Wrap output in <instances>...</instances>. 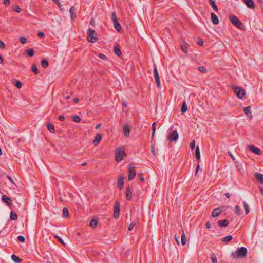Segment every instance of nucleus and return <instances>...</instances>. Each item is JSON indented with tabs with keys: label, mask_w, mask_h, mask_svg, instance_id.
<instances>
[{
	"label": "nucleus",
	"mask_w": 263,
	"mask_h": 263,
	"mask_svg": "<svg viewBox=\"0 0 263 263\" xmlns=\"http://www.w3.org/2000/svg\"><path fill=\"white\" fill-rule=\"evenodd\" d=\"M247 254V249L243 247L238 248L235 252L231 253L233 258H242L246 257Z\"/></svg>",
	"instance_id": "obj_1"
},
{
	"label": "nucleus",
	"mask_w": 263,
	"mask_h": 263,
	"mask_svg": "<svg viewBox=\"0 0 263 263\" xmlns=\"http://www.w3.org/2000/svg\"><path fill=\"white\" fill-rule=\"evenodd\" d=\"M115 160L118 162L122 161L126 156V153L123 148H117L115 152Z\"/></svg>",
	"instance_id": "obj_2"
},
{
	"label": "nucleus",
	"mask_w": 263,
	"mask_h": 263,
	"mask_svg": "<svg viewBox=\"0 0 263 263\" xmlns=\"http://www.w3.org/2000/svg\"><path fill=\"white\" fill-rule=\"evenodd\" d=\"M230 20L231 23L236 27L239 29H242L244 28V26L242 23L239 21V20L235 15L230 16Z\"/></svg>",
	"instance_id": "obj_3"
},
{
	"label": "nucleus",
	"mask_w": 263,
	"mask_h": 263,
	"mask_svg": "<svg viewBox=\"0 0 263 263\" xmlns=\"http://www.w3.org/2000/svg\"><path fill=\"white\" fill-rule=\"evenodd\" d=\"M227 210V206H222L220 207H218L214 209L212 213L211 216L213 218L216 217L219 215L223 212L226 211Z\"/></svg>",
	"instance_id": "obj_4"
},
{
	"label": "nucleus",
	"mask_w": 263,
	"mask_h": 263,
	"mask_svg": "<svg viewBox=\"0 0 263 263\" xmlns=\"http://www.w3.org/2000/svg\"><path fill=\"white\" fill-rule=\"evenodd\" d=\"M233 90L236 96L240 99H242L245 95L244 89L240 87L234 86L233 88Z\"/></svg>",
	"instance_id": "obj_5"
},
{
	"label": "nucleus",
	"mask_w": 263,
	"mask_h": 263,
	"mask_svg": "<svg viewBox=\"0 0 263 263\" xmlns=\"http://www.w3.org/2000/svg\"><path fill=\"white\" fill-rule=\"evenodd\" d=\"M180 46L181 50L185 54L188 52V48L190 45L182 37L180 38Z\"/></svg>",
	"instance_id": "obj_6"
},
{
	"label": "nucleus",
	"mask_w": 263,
	"mask_h": 263,
	"mask_svg": "<svg viewBox=\"0 0 263 263\" xmlns=\"http://www.w3.org/2000/svg\"><path fill=\"white\" fill-rule=\"evenodd\" d=\"M128 172H129V175H128V179L129 181H131L136 176L135 167L132 164H130L128 166Z\"/></svg>",
	"instance_id": "obj_7"
},
{
	"label": "nucleus",
	"mask_w": 263,
	"mask_h": 263,
	"mask_svg": "<svg viewBox=\"0 0 263 263\" xmlns=\"http://www.w3.org/2000/svg\"><path fill=\"white\" fill-rule=\"evenodd\" d=\"M120 211V205L118 201L115 202L114 206V213L113 215L115 219H118L119 217V213Z\"/></svg>",
	"instance_id": "obj_8"
},
{
	"label": "nucleus",
	"mask_w": 263,
	"mask_h": 263,
	"mask_svg": "<svg viewBox=\"0 0 263 263\" xmlns=\"http://www.w3.org/2000/svg\"><path fill=\"white\" fill-rule=\"evenodd\" d=\"M154 77H155L157 86L158 88H159L161 87V83H160V77L159 76V73H158L157 67L155 65H154Z\"/></svg>",
	"instance_id": "obj_9"
},
{
	"label": "nucleus",
	"mask_w": 263,
	"mask_h": 263,
	"mask_svg": "<svg viewBox=\"0 0 263 263\" xmlns=\"http://www.w3.org/2000/svg\"><path fill=\"white\" fill-rule=\"evenodd\" d=\"M179 135L177 130H174L172 132L170 133L168 139L170 141H176L178 140Z\"/></svg>",
	"instance_id": "obj_10"
},
{
	"label": "nucleus",
	"mask_w": 263,
	"mask_h": 263,
	"mask_svg": "<svg viewBox=\"0 0 263 263\" xmlns=\"http://www.w3.org/2000/svg\"><path fill=\"white\" fill-rule=\"evenodd\" d=\"M97 34H88L87 39L90 43H95L98 40Z\"/></svg>",
	"instance_id": "obj_11"
},
{
	"label": "nucleus",
	"mask_w": 263,
	"mask_h": 263,
	"mask_svg": "<svg viewBox=\"0 0 263 263\" xmlns=\"http://www.w3.org/2000/svg\"><path fill=\"white\" fill-rule=\"evenodd\" d=\"M2 200L7 204V206L11 207L12 206V201L10 197L5 195H3L2 197Z\"/></svg>",
	"instance_id": "obj_12"
},
{
	"label": "nucleus",
	"mask_w": 263,
	"mask_h": 263,
	"mask_svg": "<svg viewBox=\"0 0 263 263\" xmlns=\"http://www.w3.org/2000/svg\"><path fill=\"white\" fill-rule=\"evenodd\" d=\"M102 136L100 133H97L93 141V144L95 146H97L100 143L102 139Z\"/></svg>",
	"instance_id": "obj_13"
},
{
	"label": "nucleus",
	"mask_w": 263,
	"mask_h": 263,
	"mask_svg": "<svg viewBox=\"0 0 263 263\" xmlns=\"http://www.w3.org/2000/svg\"><path fill=\"white\" fill-rule=\"evenodd\" d=\"M249 149L253 153L260 155L262 154V152L261 150L253 145H249Z\"/></svg>",
	"instance_id": "obj_14"
},
{
	"label": "nucleus",
	"mask_w": 263,
	"mask_h": 263,
	"mask_svg": "<svg viewBox=\"0 0 263 263\" xmlns=\"http://www.w3.org/2000/svg\"><path fill=\"white\" fill-rule=\"evenodd\" d=\"M229 221L226 219L220 220L218 221L217 224L219 227L221 228L225 227L229 224Z\"/></svg>",
	"instance_id": "obj_15"
},
{
	"label": "nucleus",
	"mask_w": 263,
	"mask_h": 263,
	"mask_svg": "<svg viewBox=\"0 0 263 263\" xmlns=\"http://www.w3.org/2000/svg\"><path fill=\"white\" fill-rule=\"evenodd\" d=\"M124 178L123 177H120L118 181V187L120 190H122L123 188L124 184Z\"/></svg>",
	"instance_id": "obj_16"
},
{
	"label": "nucleus",
	"mask_w": 263,
	"mask_h": 263,
	"mask_svg": "<svg viewBox=\"0 0 263 263\" xmlns=\"http://www.w3.org/2000/svg\"><path fill=\"white\" fill-rule=\"evenodd\" d=\"M251 107L250 106H248L247 107H245L243 109V111L245 114L248 117H250L251 118L252 117V112H251Z\"/></svg>",
	"instance_id": "obj_17"
},
{
	"label": "nucleus",
	"mask_w": 263,
	"mask_h": 263,
	"mask_svg": "<svg viewBox=\"0 0 263 263\" xmlns=\"http://www.w3.org/2000/svg\"><path fill=\"white\" fill-rule=\"evenodd\" d=\"M126 197L127 200H130L132 198V192L130 187H127L126 189Z\"/></svg>",
	"instance_id": "obj_18"
},
{
	"label": "nucleus",
	"mask_w": 263,
	"mask_h": 263,
	"mask_svg": "<svg viewBox=\"0 0 263 263\" xmlns=\"http://www.w3.org/2000/svg\"><path fill=\"white\" fill-rule=\"evenodd\" d=\"M114 52L115 53L118 57H120L122 55V53L119 48V46L118 44H116L114 46Z\"/></svg>",
	"instance_id": "obj_19"
},
{
	"label": "nucleus",
	"mask_w": 263,
	"mask_h": 263,
	"mask_svg": "<svg viewBox=\"0 0 263 263\" xmlns=\"http://www.w3.org/2000/svg\"><path fill=\"white\" fill-rule=\"evenodd\" d=\"M244 2L248 8L252 9L254 8V3L252 0H244Z\"/></svg>",
	"instance_id": "obj_20"
},
{
	"label": "nucleus",
	"mask_w": 263,
	"mask_h": 263,
	"mask_svg": "<svg viewBox=\"0 0 263 263\" xmlns=\"http://www.w3.org/2000/svg\"><path fill=\"white\" fill-rule=\"evenodd\" d=\"M255 178L261 184H263V174L260 173H256L255 174Z\"/></svg>",
	"instance_id": "obj_21"
},
{
	"label": "nucleus",
	"mask_w": 263,
	"mask_h": 263,
	"mask_svg": "<svg viewBox=\"0 0 263 263\" xmlns=\"http://www.w3.org/2000/svg\"><path fill=\"white\" fill-rule=\"evenodd\" d=\"M211 15L213 23L214 24H218L219 21L217 15L214 13H212Z\"/></svg>",
	"instance_id": "obj_22"
},
{
	"label": "nucleus",
	"mask_w": 263,
	"mask_h": 263,
	"mask_svg": "<svg viewBox=\"0 0 263 263\" xmlns=\"http://www.w3.org/2000/svg\"><path fill=\"white\" fill-rule=\"evenodd\" d=\"M25 53L30 57H32L34 55V51L32 48H29L25 50Z\"/></svg>",
	"instance_id": "obj_23"
},
{
	"label": "nucleus",
	"mask_w": 263,
	"mask_h": 263,
	"mask_svg": "<svg viewBox=\"0 0 263 263\" xmlns=\"http://www.w3.org/2000/svg\"><path fill=\"white\" fill-rule=\"evenodd\" d=\"M123 133L126 137H128L129 135V129L127 125L125 124L123 126Z\"/></svg>",
	"instance_id": "obj_24"
},
{
	"label": "nucleus",
	"mask_w": 263,
	"mask_h": 263,
	"mask_svg": "<svg viewBox=\"0 0 263 263\" xmlns=\"http://www.w3.org/2000/svg\"><path fill=\"white\" fill-rule=\"evenodd\" d=\"M62 215L64 218H68L69 217V211L67 208L64 207L63 209Z\"/></svg>",
	"instance_id": "obj_25"
},
{
	"label": "nucleus",
	"mask_w": 263,
	"mask_h": 263,
	"mask_svg": "<svg viewBox=\"0 0 263 263\" xmlns=\"http://www.w3.org/2000/svg\"><path fill=\"white\" fill-rule=\"evenodd\" d=\"M209 3L211 7L215 12H217L218 10L217 6L215 4L214 0H209Z\"/></svg>",
	"instance_id": "obj_26"
},
{
	"label": "nucleus",
	"mask_w": 263,
	"mask_h": 263,
	"mask_svg": "<svg viewBox=\"0 0 263 263\" xmlns=\"http://www.w3.org/2000/svg\"><path fill=\"white\" fill-rule=\"evenodd\" d=\"M181 230H182V234H181V243H182V246H184L186 244V236H185V234L184 233V231H183V229L182 228H181Z\"/></svg>",
	"instance_id": "obj_27"
},
{
	"label": "nucleus",
	"mask_w": 263,
	"mask_h": 263,
	"mask_svg": "<svg viewBox=\"0 0 263 263\" xmlns=\"http://www.w3.org/2000/svg\"><path fill=\"white\" fill-rule=\"evenodd\" d=\"M114 26L115 28L117 30L118 32H120L121 29V27L120 24H119L118 20L115 22H114Z\"/></svg>",
	"instance_id": "obj_28"
},
{
	"label": "nucleus",
	"mask_w": 263,
	"mask_h": 263,
	"mask_svg": "<svg viewBox=\"0 0 263 263\" xmlns=\"http://www.w3.org/2000/svg\"><path fill=\"white\" fill-rule=\"evenodd\" d=\"M233 239L232 235H228L222 239V241L228 243L231 241Z\"/></svg>",
	"instance_id": "obj_29"
},
{
	"label": "nucleus",
	"mask_w": 263,
	"mask_h": 263,
	"mask_svg": "<svg viewBox=\"0 0 263 263\" xmlns=\"http://www.w3.org/2000/svg\"><path fill=\"white\" fill-rule=\"evenodd\" d=\"M11 259L15 263H20L21 259L14 254L11 255Z\"/></svg>",
	"instance_id": "obj_30"
},
{
	"label": "nucleus",
	"mask_w": 263,
	"mask_h": 263,
	"mask_svg": "<svg viewBox=\"0 0 263 263\" xmlns=\"http://www.w3.org/2000/svg\"><path fill=\"white\" fill-rule=\"evenodd\" d=\"M41 65L44 68H47L48 66V62L46 59H42L41 61Z\"/></svg>",
	"instance_id": "obj_31"
},
{
	"label": "nucleus",
	"mask_w": 263,
	"mask_h": 263,
	"mask_svg": "<svg viewBox=\"0 0 263 263\" xmlns=\"http://www.w3.org/2000/svg\"><path fill=\"white\" fill-rule=\"evenodd\" d=\"M47 128L49 131H50L51 133H54V125L52 124L48 123L47 125Z\"/></svg>",
	"instance_id": "obj_32"
},
{
	"label": "nucleus",
	"mask_w": 263,
	"mask_h": 263,
	"mask_svg": "<svg viewBox=\"0 0 263 263\" xmlns=\"http://www.w3.org/2000/svg\"><path fill=\"white\" fill-rule=\"evenodd\" d=\"M243 205L245 211V214L247 215L250 212L249 206L248 204L245 202H243Z\"/></svg>",
	"instance_id": "obj_33"
},
{
	"label": "nucleus",
	"mask_w": 263,
	"mask_h": 263,
	"mask_svg": "<svg viewBox=\"0 0 263 263\" xmlns=\"http://www.w3.org/2000/svg\"><path fill=\"white\" fill-rule=\"evenodd\" d=\"M151 129H152V137H151V138L153 139L154 135H155V131H156V123L155 122H154L152 124Z\"/></svg>",
	"instance_id": "obj_34"
},
{
	"label": "nucleus",
	"mask_w": 263,
	"mask_h": 263,
	"mask_svg": "<svg viewBox=\"0 0 263 263\" xmlns=\"http://www.w3.org/2000/svg\"><path fill=\"white\" fill-rule=\"evenodd\" d=\"M10 219L11 220H16L17 219V215L14 212H11L10 213Z\"/></svg>",
	"instance_id": "obj_35"
},
{
	"label": "nucleus",
	"mask_w": 263,
	"mask_h": 263,
	"mask_svg": "<svg viewBox=\"0 0 263 263\" xmlns=\"http://www.w3.org/2000/svg\"><path fill=\"white\" fill-rule=\"evenodd\" d=\"M97 223H98V222L95 219H92L91 221H90V222L89 223V226L90 227H91L92 228H95L96 227L97 225Z\"/></svg>",
	"instance_id": "obj_36"
},
{
	"label": "nucleus",
	"mask_w": 263,
	"mask_h": 263,
	"mask_svg": "<svg viewBox=\"0 0 263 263\" xmlns=\"http://www.w3.org/2000/svg\"><path fill=\"white\" fill-rule=\"evenodd\" d=\"M195 155H196V159L197 160H199L200 158V153L199 148L198 146H197L196 148Z\"/></svg>",
	"instance_id": "obj_37"
},
{
	"label": "nucleus",
	"mask_w": 263,
	"mask_h": 263,
	"mask_svg": "<svg viewBox=\"0 0 263 263\" xmlns=\"http://www.w3.org/2000/svg\"><path fill=\"white\" fill-rule=\"evenodd\" d=\"M13 83L18 88H21L22 87V83H21V82L20 81L17 80H14L13 81Z\"/></svg>",
	"instance_id": "obj_38"
},
{
	"label": "nucleus",
	"mask_w": 263,
	"mask_h": 263,
	"mask_svg": "<svg viewBox=\"0 0 263 263\" xmlns=\"http://www.w3.org/2000/svg\"><path fill=\"white\" fill-rule=\"evenodd\" d=\"M74 11H75V9L74 8V7H71L70 9L69 12H70V14L71 19H72V20L76 17V15L74 14Z\"/></svg>",
	"instance_id": "obj_39"
},
{
	"label": "nucleus",
	"mask_w": 263,
	"mask_h": 263,
	"mask_svg": "<svg viewBox=\"0 0 263 263\" xmlns=\"http://www.w3.org/2000/svg\"><path fill=\"white\" fill-rule=\"evenodd\" d=\"M187 109V105L186 104V102H184L181 108V111L182 112V113H184L186 111Z\"/></svg>",
	"instance_id": "obj_40"
},
{
	"label": "nucleus",
	"mask_w": 263,
	"mask_h": 263,
	"mask_svg": "<svg viewBox=\"0 0 263 263\" xmlns=\"http://www.w3.org/2000/svg\"><path fill=\"white\" fill-rule=\"evenodd\" d=\"M72 118L73 121L77 123L80 122L81 120V119L80 117V116H79L78 115H73L72 116Z\"/></svg>",
	"instance_id": "obj_41"
},
{
	"label": "nucleus",
	"mask_w": 263,
	"mask_h": 263,
	"mask_svg": "<svg viewBox=\"0 0 263 263\" xmlns=\"http://www.w3.org/2000/svg\"><path fill=\"white\" fill-rule=\"evenodd\" d=\"M31 70H32V72L35 74H37L39 73V70H38L35 64H33L32 65Z\"/></svg>",
	"instance_id": "obj_42"
},
{
	"label": "nucleus",
	"mask_w": 263,
	"mask_h": 263,
	"mask_svg": "<svg viewBox=\"0 0 263 263\" xmlns=\"http://www.w3.org/2000/svg\"><path fill=\"white\" fill-rule=\"evenodd\" d=\"M234 210L235 212L238 216H240L241 215L240 208L238 205H236L234 208Z\"/></svg>",
	"instance_id": "obj_43"
},
{
	"label": "nucleus",
	"mask_w": 263,
	"mask_h": 263,
	"mask_svg": "<svg viewBox=\"0 0 263 263\" xmlns=\"http://www.w3.org/2000/svg\"><path fill=\"white\" fill-rule=\"evenodd\" d=\"M210 258L211 259L212 263H217V258L215 256V255L214 253H212L210 255Z\"/></svg>",
	"instance_id": "obj_44"
},
{
	"label": "nucleus",
	"mask_w": 263,
	"mask_h": 263,
	"mask_svg": "<svg viewBox=\"0 0 263 263\" xmlns=\"http://www.w3.org/2000/svg\"><path fill=\"white\" fill-rule=\"evenodd\" d=\"M54 237L63 246H65V243H64L63 240L58 235H54Z\"/></svg>",
	"instance_id": "obj_45"
},
{
	"label": "nucleus",
	"mask_w": 263,
	"mask_h": 263,
	"mask_svg": "<svg viewBox=\"0 0 263 263\" xmlns=\"http://www.w3.org/2000/svg\"><path fill=\"white\" fill-rule=\"evenodd\" d=\"M198 70L202 72V73H206L207 72V70L205 68V67L204 66H200V67H198Z\"/></svg>",
	"instance_id": "obj_46"
},
{
	"label": "nucleus",
	"mask_w": 263,
	"mask_h": 263,
	"mask_svg": "<svg viewBox=\"0 0 263 263\" xmlns=\"http://www.w3.org/2000/svg\"><path fill=\"white\" fill-rule=\"evenodd\" d=\"M111 18L112 22L118 21L116 13L115 12H113L112 13Z\"/></svg>",
	"instance_id": "obj_47"
},
{
	"label": "nucleus",
	"mask_w": 263,
	"mask_h": 263,
	"mask_svg": "<svg viewBox=\"0 0 263 263\" xmlns=\"http://www.w3.org/2000/svg\"><path fill=\"white\" fill-rule=\"evenodd\" d=\"M20 41L23 44H25L27 42V39L26 37L21 36L20 37Z\"/></svg>",
	"instance_id": "obj_48"
},
{
	"label": "nucleus",
	"mask_w": 263,
	"mask_h": 263,
	"mask_svg": "<svg viewBox=\"0 0 263 263\" xmlns=\"http://www.w3.org/2000/svg\"><path fill=\"white\" fill-rule=\"evenodd\" d=\"M52 1L54 3H55L58 6V7L60 10L62 9V6L60 2H59V0H52Z\"/></svg>",
	"instance_id": "obj_49"
},
{
	"label": "nucleus",
	"mask_w": 263,
	"mask_h": 263,
	"mask_svg": "<svg viewBox=\"0 0 263 263\" xmlns=\"http://www.w3.org/2000/svg\"><path fill=\"white\" fill-rule=\"evenodd\" d=\"M190 148L192 150H193L195 148V141L194 140H193L190 144Z\"/></svg>",
	"instance_id": "obj_50"
},
{
	"label": "nucleus",
	"mask_w": 263,
	"mask_h": 263,
	"mask_svg": "<svg viewBox=\"0 0 263 263\" xmlns=\"http://www.w3.org/2000/svg\"><path fill=\"white\" fill-rule=\"evenodd\" d=\"M17 240L21 242H25V238L23 236H18L17 237Z\"/></svg>",
	"instance_id": "obj_51"
},
{
	"label": "nucleus",
	"mask_w": 263,
	"mask_h": 263,
	"mask_svg": "<svg viewBox=\"0 0 263 263\" xmlns=\"http://www.w3.org/2000/svg\"><path fill=\"white\" fill-rule=\"evenodd\" d=\"M98 57L99 58L102 59V60H107V57L103 54L102 53H100L99 55H98Z\"/></svg>",
	"instance_id": "obj_52"
},
{
	"label": "nucleus",
	"mask_w": 263,
	"mask_h": 263,
	"mask_svg": "<svg viewBox=\"0 0 263 263\" xmlns=\"http://www.w3.org/2000/svg\"><path fill=\"white\" fill-rule=\"evenodd\" d=\"M151 152H152L153 156L154 157H156V152H155V151L154 146L153 145H152L151 146Z\"/></svg>",
	"instance_id": "obj_53"
},
{
	"label": "nucleus",
	"mask_w": 263,
	"mask_h": 263,
	"mask_svg": "<svg viewBox=\"0 0 263 263\" xmlns=\"http://www.w3.org/2000/svg\"><path fill=\"white\" fill-rule=\"evenodd\" d=\"M136 224L134 222H132L130 224L128 227V230L132 231L134 227L135 226Z\"/></svg>",
	"instance_id": "obj_54"
},
{
	"label": "nucleus",
	"mask_w": 263,
	"mask_h": 263,
	"mask_svg": "<svg viewBox=\"0 0 263 263\" xmlns=\"http://www.w3.org/2000/svg\"><path fill=\"white\" fill-rule=\"evenodd\" d=\"M197 44L199 45L202 46L203 44V40L202 39L198 38V41H197Z\"/></svg>",
	"instance_id": "obj_55"
},
{
	"label": "nucleus",
	"mask_w": 263,
	"mask_h": 263,
	"mask_svg": "<svg viewBox=\"0 0 263 263\" xmlns=\"http://www.w3.org/2000/svg\"><path fill=\"white\" fill-rule=\"evenodd\" d=\"M14 10L17 12V13H19L21 12V8H20V7L18 6V5H16L15 8H14Z\"/></svg>",
	"instance_id": "obj_56"
},
{
	"label": "nucleus",
	"mask_w": 263,
	"mask_h": 263,
	"mask_svg": "<svg viewBox=\"0 0 263 263\" xmlns=\"http://www.w3.org/2000/svg\"><path fill=\"white\" fill-rule=\"evenodd\" d=\"M6 46L5 43L0 40V48L1 49H4L5 48Z\"/></svg>",
	"instance_id": "obj_57"
},
{
	"label": "nucleus",
	"mask_w": 263,
	"mask_h": 263,
	"mask_svg": "<svg viewBox=\"0 0 263 263\" xmlns=\"http://www.w3.org/2000/svg\"><path fill=\"white\" fill-rule=\"evenodd\" d=\"M10 3V0H4V4L6 6H8L9 5Z\"/></svg>",
	"instance_id": "obj_58"
},
{
	"label": "nucleus",
	"mask_w": 263,
	"mask_h": 263,
	"mask_svg": "<svg viewBox=\"0 0 263 263\" xmlns=\"http://www.w3.org/2000/svg\"><path fill=\"white\" fill-rule=\"evenodd\" d=\"M139 179L141 182H143L144 181V178L142 174H140Z\"/></svg>",
	"instance_id": "obj_59"
},
{
	"label": "nucleus",
	"mask_w": 263,
	"mask_h": 263,
	"mask_svg": "<svg viewBox=\"0 0 263 263\" xmlns=\"http://www.w3.org/2000/svg\"><path fill=\"white\" fill-rule=\"evenodd\" d=\"M59 119L60 121H64L65 120V117L63 115H60L59 117Z\"/></svg>",
	"instance_id": "obj_60"
},
{
	"label": "nucleus",
	"mask_w": 263,
	"mask_h": 263,
	"mask_svg": "<svg viewBox=\"0 0 263 263\" xmlns=\"http://www.w3.org/2000/svg\"><path fill=\"white\" fill-rule=\"evenodd\" d=\"M7 178L8 179V180L12 183H14V180L9 175L7 176Z\"/></svg>",
	"instance_id": "obj_61"
},
{
	"label": "nucleus",
	"mask_w": 263,
	"mask_h": 263,
	"mask_svg": "<svg viewBox=\"0 0 263 263\" xmlns=\"http://www.w3.org/2000/svg\"><path fill=\"white\" fill-rule=\"evenodd\" d=\"M90 24L92 26H94L95 25V20L93 18L91 19L90 22Z\"/></svg>",
	"instance_id": "obj_62"
},
{
	"label": "nucleus",
	"mask_w": 263,
	"mask_h": 263,
	"mask_svg": "<svg viewBox=\"0 0 263 263\" xmlns=\"http://www.w3.org/2000/svg\"><path fill=\"white\" fill-rule=\"evenodd\" d=\"M205 226H206V228L207 229H209V228H210V227H211V225H210V222H209V221H208V222L206 223V224H205Z\"/></svg>",
	"instance_id": "obj_63"
},
{
	"label": "nucleus",
	"mask_w": 263,
	"mask_h": 263,
	"mask_svg": "<svg viewBox=\"0 0 263 263\" xmlns=\"http://www.w3.org/2000/svg\"><path fill=\"white\" fill-rule=\"evenodd\" d=\"M38 35L41 39H43L45 37V34H38Z\"/></svg>",
	"instance_id": "obj_64"
}]
</instances>
